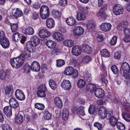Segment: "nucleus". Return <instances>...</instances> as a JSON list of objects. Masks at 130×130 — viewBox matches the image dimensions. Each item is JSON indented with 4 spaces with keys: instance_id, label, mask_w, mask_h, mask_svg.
<instances>
[{
    "instance_id": "f257e3e1",
    "label": "nucleus",
    "mask_w": 130,
    "mask_h": 130,
    "mask_svg": "<svg viewBox=\"0 0 130 130\" xmlns=\"http://www.w3.org/2000/svg\"><path fill=\"white\" fill-rule=\"evenodd\" d=\"M128 23L126 21L121 22L117 27L118 30L123 31L125 37L123 38V41L126 42H130V29H127Z\"/></svg>"
},
{
    "instance_id": "f03ea898",
    "label": "nucleus",
    "mask_w": 130,
    "mask_h": 130,
    "mask_svg": "<svg viewBox=\"0 0 130 130\" xmlns=\"http://www.w3.org/2000/svg\"><path fill=\"white\" fill-rule=\"evenodd\" d=\"M121 75L125 79H129L130 77V66L126 62H123L121 65L120 70Z\"/></svg>"
},
{
    "instance_id": "7ed1b4c3",
    "label": "nucleus",
    "mask_w": 130,
    "mask_h": 130,
    "mask_svg": "<svg viewBox=\"0 0 130 130\" xmlns=\"http://www.w3.org/2000/svg\"><path fill=\"white\" fill-rule=\"evenodd\" d=\"M20 57L12 58L10 59V63L13 68H18L20 67L24 63L23 59H21Z\"/></svg>"
},
{
    "instance_id": "20e7f679",
    "label": "nucleus",
    "mask_w": 130,
    "mask_h": 130,
    "mask_svg": "<svg viewBox=\"0 0 130 130\" xmlns=\"http://www.w3.org/2000/svg\"><path fill=\"white\" fill-rule=\"evenodd\" d=\"M64 74L67 75H72L74 78H77L78 75V73L77 70L71 66H68L64 70Z\"/></svg>"
},
{
    "instance_id": "39448f33",
    "label": "nucleus",
    "mask_w": 130,
    "mask_h": 130,
    "mask_svg": "<svg viewBox=\"0 0 130 130\" xmlns=\"http://www.w3.org/2000/svg\"><path fill=\"white\" fill-rule=\"evenodd\" d=\"M40 15L42 19H46L50 15V10L48 7L45 5H42L40 9Z\"/></svg>"
},
{
    "instance_id": "423d86ee",
    "label": "nucleus",
    "mask_w": 130,
    "mask_h": 130,
    "mask_svg": "<svg viewBox=\"0 0 130 130\" xmlns=\"http://www.w3.org/2000/svg\"><path fill=\"white\" fill-rule=\"evenodd\" d=\"M112 11L113 13L116 15L122 14L123 12V8L119 4H115L113 7Z\"/></svg>"
},
{
    "instance_id": "0eeeda50",
    "label": "nucleus",
    "mask_w": 130,
    "mask_h": 130,
    "mask_svg": "<svg viewBox=\"0 0 130 130\" xmlns=\"http://www.w3.org/2000/svg\"><path fill=\"white\" fill-rule=\"evenodd\" d=\"M15 95L16 98L20 101L24 100L25 98V96L23 91L20 89L16 90L15 92Z\"/></svg>"
},
{
    "instance_id": "6e6552de",
    "label": "nucleus",
    "mask_w": 130,
    "mask_h": 130,
    "mask_svg": "<svg viewBox=\"0 0 130 130\" xmlns=\"http://www.w3.org/2000/svg\"><path fill=\"white\" fill-rule=\"evenodd\" d=\"M107 110L106 108L103 106L100 107L99 109L98 115L101 119H104L107 116Z\"/></svg>"
},
{
    "instance_id": "1a4fd4ad",
    "label": "nucleus",
    "mask_w": 130,
    "mask_h": 130,
    "mask_svg": "<svg viewBox=\"0 0 130 130\" xmlns=\"http://www.w3.org/2000/svg\"><path fill=\"white\" fill-rule=\"evenodd\" d=\"M88 12L86 9H84L81 13H77L76 15L77 19L78 21L83 20L85 19L86 15L87 14Z\"/></svg>"
},
{
    "instance_id": "9d476101",
    "label": "nucleus",
    "mask_w": 130,
    "mask_h": 130,
    "mask_svg": "<svg viewBox=\"0 0 130 130\" xmlns=\"http://www.w3.org/2000/svg\"><path fill=\"white\" fill-rule=\"evenodd\" d=\"M73 33L75 36H79L82 35L84 32V29L81 26L75 27L73 30Z\"/></svg>"
},
{
    "instance_id": "9b49d317",
    "label": "nucleus",
    "mask_w": 130,
    "mask_h": 130,
    "mask_svg": "<svg viewBox=\"0 0 130 130\" xmlns=\"http://www.w3.org/2000/svg\"><path fill=\"white\" fill-rule=\"evenodd\" d=\"M0 43L4 48H7L9 47L10 42L8 39L6 37H3L0 39Z\"/></svg>"
},
{
    "instance_id": "f8f14e48",
    "label": "nucleus",
    "mask_w": 130,
    "mask_h": 130,
    "mask_svg": "<svg viewBox=\"0 0 130 130\" xmlns=\"http://www.w3.org/2000/svg\"><path fill=\"white\" fill-rule=\"evenodd\" d=\"M36 46V45L34 43V42H33L31 40L27 41L26 43V48L33 53L35 51V49Z\"/></svg>"
},
{
    "instance_id": "ddd939ff",
    "label": "nucleus",
    "mask_w": 130,
    "mask_h": 130,
    "mask_svg": "<svg viewBox=\"0 0 130 130\" xmlns=\"http://www.w3.org/2000/svg\"><path fill=\"white\" fill-rule=\"evenodd\" d=\"M61 86L64 90H68L71 88V85L69 80L64 79L61 83Z\"/></svg>"
},
{
    "instance_id": "4468645a",
    "label": "nucleus",
    "mask_w": 130,
    "mask_h": 130,
    "mask_svg": "<svg viewBox=\"0 0 130 130\" xmlns=\"http://www.w3.org/2000/svg\"><path fill=\"white\" fill-rule=\"evenodd\" d=\"M111 24L107 22L103 23L100 25V28L101 30L105 32H107L110 30L111 27Z\"/></svg>"
},
{
    "instance_id": "2eb2a0df",
    "label": "nucleus",
    "mask_w": 130,
    "mask_h": 130,
    "mask_svg": "<svg viewBox=\"0 0 130 130\" xmlns=\"http://www.w3.org/2000/svg\"><path fill=\"white\" fill-rule=\"evenodd\" d=\"M82 51V47L79 45L74 46L72 49L71 52L73 55L78 56L80 55Z\"/></svg>"
},
{
    "instance_id": "dca6fc26",
    "label": "nucleus",
    "mask_w": 130,
    "mask_h": 130,
    "mask_svg": "<svg viewBox=\"0 0 130 130\" xmlns=\"http://www.w3.org/2000/svg\"><path fill=\"white\" fill-rule=\"evenodd\" d=\"M30 69L32 71L34 72H38L40 70V67L39 63L36 61L33 62L30 67Z\"/></svg>"
},
{
    "instance_id": "f3484780",
    "label": "nucleus",
    "mask_w": 130,
    "mask_h": 130,
    "mask_svg": "<svg viewBox=\"0 0 130 130\" xmlns=\"http://www.w3.org/2000/svg\"><path fill=\"white\" fill-rule=\"evenodd\" d=\"M94 94L95 96L99 98H102L105 94L104 90L101 88H96L94 91Z\"/></svg>"
},
{
    "instance_id": "a211bd4d",
    "label": "nucleus",
    "mask_w": 130,
    "mask_h": 130,
    "mask_svg": "<svg viewBox=\"0 0 130 130\" xmlns=\"http://www.w3.org/2000/svg\"><path fill=\"white\" fill-rule=\"evenodd\" d=\"M51 35V33L47 30L45 29L40 30L38 33L39 36L41 38H45L49 37Z\"/></svg>"
},
{
    "instance_id": "6ab92c4d",
    "label": "nucleus",
    "mask_w": 130,
    "mask_h": 130,
    "mask_svg": "<svg viewBox=\"0 0 130 130\" xmlns=\"http://www.w3.org/2000/svg\"><path fill=\"white\" fill-rule=\"evenodd\" d=\"M24 113L23 111H19L15 117V122L17 123L20 124L24 121L23 116Z\"/></svg>"
},
{
    "instance_id": "aec40b11",
    "label": "nucleus",
    "mask_w": 130,
    "mask_h": 130,
    "mask_svg": "<svg viewBox=\"0 0 130 130\" xmlns=\"http://www.w3.org/2000/svg\"><path fill=\"white\" fill-rule=\"evenodd\" d=\"M10 106L13 108H17L19 106V103L15 98H12L9 100Z\"/></svg>"
},
{
    "instance_id": "412c9836",
    "label": "nucleus",
    "mask_w": 130,
    "mask_h": 130,
    "mask_svg": "<svg viewBox=\"0 0 130 130\" xmlns=\"http://www.w3.org/2000/svg\"><path fill=\"white\" fill-rule=\"evenodd\" d=\"M30 52H32L30 51L26 48L24 50L23 53L20 55L19 57H20V58H21V59H23L24 60V62L26 58L30 57Z\"/></svg>"
},
{
    "instance_id": "4be33fe9",
    "label": "nucleus",
    "mask_w": 130,
    "mask_h": 130,
    "mask_svg": "<svg viewBox=\"0 0 130 130\" xmlns=\"http://www.w3.org/2000/svg\"><path fill=\"white\" fill-rule=\"evenodd\" d=\"M54 103L56 106L59 109H61L63 106V102L61 99L58 96H56L54 99Z\"/></svg>"
},
{
    "instance_id": "5701e85b",
    "label": "nucleus",
    "mask_w": 130,
    "mask_h": 130,
    "mask_svg": "<svg viewBox=\"0 0 130 130\" xmlns=\"http://www.w3.org/2000/svg\"><path fill=\"white\" fill-rule=\"evenodd\" d=\"M46 27L48 29H51L53 28L55 25L54 20L51 18L47 19L46 20Z\"/></svg>"
},
{
    "instance_id": "b1692460",
    "label": "nucleus",
    "mask_w": 130,
    "mask_h": 130,
    "mask_svg": "<svg viewBox=\"0 0 130 130\" xmlns=\"http://www.w3.org/2000/svg\"><path fill=\"white\" fill-rule=\"evenodd\" d=\"M66 22L68 25L70 26H73L76 24V19L72 16L67 18Z\"/></svg>"
},
{
    "instance_id": "393cba45",
    "label": "nucleus",
    "mask_w": 130,
    "mask_h": 130,
    "mask_svg": "<svg viewBox=\"0 0 130 130\" xmlns=\"http://www.w3.org/2000/svg\"><path fill=\"white\" fill-rule=\"evenodd\" d=\"M12 108L10 106H8L5 107L3 108L4 112L7 117H10L12 115Z\"/></svg>"
},
{
    "instance_id": "a878e982",
    "label": "nucleus",
    "mask_w": 130,
    "mask_h": 130,
    "mask_svg": "<svg viewBox=\"0 0 130 130\" xmlns=\"http://www.w3.org/2000/svg\"><path fill=\"white\" fill-rule=\"evenodd\" d=\"M23 31L25 35H32L34 32V29L32 27L30 26L24 28Z\"/></svg>"
},
{
    "instance_id": "bb28decb",
    "label": "nucleus",
    "mask_w": 130,
    "mask_h": 130,
    "mask_svg": "<svg viewBox=\"0 0 130 130\" xmlns=\"http://www.w3.org/2000/svg\"><path fill=\"white\" fill-rule=\"evenodd\" d=\"M107 8V5L106 4H104L99 12L97 13V16L99 17L102 15H105V11Z\"/></svg>"
},
{
    "instance_id": "cd10ccee",
    "label": "nucleus",
    "mask_w": 130,
    "mask_h": 130,
    "mask_svg": "<svg viewBox=\"0 0 130 130\" xmlns=\"http://www.w3.org/2000/svg\"><path fill=\"white\" fill-rule=\"evenodd\" d=\"M9 71L7 69H2L0 70V79L5 80L8 74L9 73Z\"/></svg>"
},
{
    "instance_id": "c85d7f7f",
    "label": "nucleus",
    "mask_w": 130,
    "mask_h": 130,
    "mask_svg": "<svg viewBox=\"0 0 130 130\" xmlns=\"http://www.w3.org/2000/svg\"><path fill=\"white\" fill-rule=\"evenodd\" d=\"M96 88V86L93 84L89 83L86 86V90L87 92L90 93L93 92Z\"/></svg>"
},
{
    "instance_id": "c756f323",
    "label": "nucleus",
    "mask_w": 130,
    "mask_h": 130,
    "mask_svg": "<svg viewBox=\"0 0 130 130\" xmlns=\"http://www.w3.org/2000/svg\"><path fill=\"white\" fill-rule=\"evenodd\" d=\"M53 37L54 39L58 41H62L64 39L63 35L58 32H56L54 33Z\"/></svg>"
},
{
    "instance_id": "7c9ffc66",
    "label": "nucleus",
    "mask_w": 130,
    "mask_h": 130,
    "mask_svg": "<svg viewBox=\"0 0 130 130\" xmlns=\"http://www.w3.org/2000/svg\"><path fill=\"white\" fill-rule=\"evenodd\" d=\"M52 14L55 19L59 20L60 18L61 13L57 10L53 9L52 12Z\"/></svg>"
},
{
    "instance_id": "2f4dec72",
    "label": "nucleus",
    "mask_w": 130,
    "mask_h": 130,
    "mask_svg": "<svg viewBox=\"0 0 130 130\" xmlns=\"http://www.w3.org/2000/svg\"><path fill=\"white\" fill-rule=\"evenodd\" d=\"M5 91L6 95L12 94L13 91V87L12 86H7L5 88Z\"/></svg>"
},
{
    "instance_id": "473e14b6",
    "label": "nucleus",
    "mask_w": 130,
    "mask_h": 130,
    "mask_svg": "<svg viewBox=\"0 0 130 130\" xmlns=\"http://www.w3.org/2000/svg\"><path fill=\"white\" fill-rule=\"evenodd\" d=\"M23 15V13L22 11L18 8L16 9L15 11L13 14V17L15 19H17Z\"/></svg>"
},
{
    "instance_id": "72a5a7b5",
    "label": "nucleus",
    "mask_w": 130,
    "mask_h": 130,
    "mask_svg": "<svg viewBox=\"0 0 130 130\" xmlns=\"http://www.w3.org/2000/svg\"><path fill=\"white\" fill-rule=\"evenodd\" d=\"M46 45L47 47L51 49L54 48L56 46V43L54 41L51 40L47 41Z\"/></svg>"
},
{
    "instance_id": "f704fd0d",
    "label": "nucleus",
    "mask_w": 130,
    "mask_h": 130,
    "mask_svg": "<svg viewBox=\"0 0 130 130\" xmlns=\"http://www.w3.org/2000/svg\"><path fill=\"white\" fill-rule=\"evenodd\" d=\"M63 43L65 46L69 47H71L73 46L74 42L72 40L68 39L64 40Z\"/></svg>"
},
{
    "instance_id": "c9c22d12",
    "label": "nucleus",
    "mask_w": 130,
    "mask_h": 130,
    "mask_svg": "<svg viewBox=\"0 0 130 130\" xmlns=\"http://www.w3.org/2000/svg\"><path fill=\"white\" fill-rule=\"evenodd\" d=\"M69 112L68 110L66 108L63 109L62 111V117L63 119L65 120H67L69 117Z\"/></svg>"
},
{
    "instance_id": "e433bc0d",
    "label": "nucleus",
    "mask_w": 130,
    "mask_h": 130,
    "mask_svg": "<svg viewBox=\"0 0 130 130\" xmlns=\"http://www.w3.org/2000/svg\"><path fill=\"white\" fill-rule=\"evenodd\" d=\"M48 84L50 87L53 90H55L57 86L56 82L52 79H50L48 81Z\"/></svg>"
},
{
    "instance_id": "4c0bfd02",
    "label": "nucleus",
    "mask_w": 130,
    "mask_h": 130,
    "mask_svg": "<svg viewBox=\"0 0 130 130\" xmlns=\"http://www.w3.org/2000/svg\"><path fill=\"white\" fill-rule=\"evenodd\" d=\"M101 54L103 57L107 58L110 57V53L107 49H104L101 51Z\"/></svg>"
},
{
    "instance_id": "58836bf2",
    "label": "nucleus",
    "mask_w": 130,
    "mask_h": 130,
    "mask_svg": "<svg viewBox=\"0 0 130 130\" xmlns=\"http://www.w3.org/2000/svg\"><path fill=\"white\" fill-rule=\"evenodd\" d=\"M10 26L12 32H16L18 29L19 25L17 23H11L10 24Z\"/></svg>"
},
{
    "instance_id": "ea45409f",
    "label": "nucleus",
    "mask_w": 130,
    "mask_h": 130,
    "mask_svg": "<svg viewBox=\"0 0 130 130\" xmlns=\"http://www.w3.org/2000/svg\"><path fill=\"white\" fill-rule=\"evenodd\" d=\"M12 39L15 42L18 41L21 38L22 36L19 32H17L13 35Z\"/></svg>"
},
{
    "instance_id": "a19ab883",
    "label": "nucleus",
    "mask_w": 130,
    "mask_h": 130,
    "mask_svg": "<svg viewBox=\"0 0 130 130\" xmlns=\"http://www.w3.org/2000/svg\"><path fill=\"white\" fill-rule=\"evenodd\" d=\"M109 120L111 125L113 126H115L118 122V119L114 116L112 117V118Z\"/></svg>"
},
{
    "instance_id": "79ce46f5",
    "label": "nucleus",
    "mask_w": 130,
    "mask_h": 130,
    "mask_svg": "<svg viewBox=\"0 0 130 130\" xmlns=\"http://www.w3.org/2000/svg\"><path fill=\"white\" fill-rule=\"evenodd\" d=\"M31 41L37 46L40 43V39L37 36H33L31 38Z\"/></svg>"
},
{
    "instance_id": "37998d69",
    "label": "nucleus",
    "mask_w": 130,
    "mask_h": 130,
    "mask_svg": "<svg viewBox=\"0 0 130 130\" xmlns=\"http://www.w3.org/2000/svg\"><path fill=\"white\" fill-rule=\"evenodd\" d=\"M116 126L117 128L119 130H125V125L122 122H117Z\"/></svg>"
},
{
    "instance_id": "c03bdc74",
    "label": "nucleus",
    "mask_w": 130,
    "mask_h": 130,
    "mask_svg": "<svg viewBox=\"0 0 130 130\" xmlns=\"http://www.w3.org/2000/svg\"><path fill=\"white\" fill-rule=\"evenodd\" d=\"M56 66L58 67H61L65 64V61L64 60L62 59H57L56 60Z\"/></svg>"
},
{
    "instance_id": "a18cd8bd",
    "label": "nucleus",
    "mask_w": 130,
    "mask_h": 130,
    "mask_svg": "<svg viewBox=\"0 0 130 130\" xmlns=\"http://www.w3.org/2000/svg\"><path fill=\"white\" fill-rule=\"evenodd\" d=\"M86 84V82L85 81L82 79H80L78 81L77 85L80 88L83 87Z\"/></svg>"
},
{
    "instance_id": "49530a36",
    "label": "nucleus",
    "mask_w": 130,
    "mask_h": 130,
    "mask_svg": "<svg viewBox=\"0 0 130 130\" xmlns=\"http://www.w3.org/2000/svg\"><path fill=\"white\" fill-rule=\"evenodd\" d=\"M35 107L38 109L42 110L45 108V106L44 104L40 103H36L35 104Z\"/></svg>"
},
{
    "instance_id": "de8ad7c7",
    "label": "nucleus",
    "mask_w": 130,
    "mask_h": 130,
    "mask_svg": "<svg viewBox=\"0 0 130 130\" xmlns=\"http://www.w3.org/2000/svg\"><path fill=\"white\" fill-rule=\"evenodd\" d=\"M44 117L47 120H49L52 117V115L47 110H45L44 113Z\"/></svg>"
},
{
    "instance_id": "09e8293b",
    "label": "nucleus",
    "mask_w": 130,
    "mask_h": 130,
    "mask_svg": "<svg viewBox=\"0 0 130 130\" xmlns=\"http://www.w3.org/2000/svg\"><path fill=\"white\" fill-rule=\"evenodd\" d=\"M111 69L113 72L115 74H117L119 72V69L115 65H112L111 67Z\"/></svg>"
},
{
    "instance_id": "8fccbe9b",
    "label": "nucleus",
    "mask_w": 130,
    "mask_h": 130,
    "mask_svg": "<svg viewBox=\"0 0 130 130\" xmlns=\"http://www.w3.org/2000/svg\"><path fill=\"white\" fill-rule=\"evenodd\" d=\"M92 60V58L89 56H87L84 57L82 59L83 62L85 64L88 63Z\"/></svg>"
},
{
    "instance_id": "3c124183",
    "label": "nucleus",
    "mask_w": 130,
    "mask_h": 130,
    "mask_svg": "<svg viewBox=\"0 0 130 130\" xmlns=\"http://www.w3.org/2000/svg\"><path fill=\"white\" fill-rule=\"evenodd\" d=\"M46 92L44 91L38 90L36 94L40 98H44L46 96Z\"/></svg>"
},
{
    "instance_id": "603ef678",
    "label": "nucleus",
    "mask_w": 130,
    "mask_h": 130,
    "mask_svg": "<svg viewBox=\"0 0 130 130\" xmlns=\"http://www.w3.org/2000/svg\"><path fill=\"white\" fill-rule=\"evenodd\" d=\"M95 25L93 23L89 24L87 25V28L89 31L93 32L94 29Z\"/></svg>"
},
{
    "instance_id": "864d4df0",
    "label": "nucleus",
    "mask_w": 130,
    "mask_h": 130,
    "mask_svg": "<svg viewBox=\"0 0 130 130\" xmlns=\"http://www.w3.org/2000/svg\"><path fill=\"white\" fill-rule=\"evenodd\" d=\"M123 118L125 121L130 122V115L127 113H124L122 114Z\"/></svg>"
},
{
    "instance_id": "5fc2aeb1",
    "label": "nucleus",
    "mask_w": 130,
    "mask_h": 130,
    "mask_svg": "<svg viewBox=\"0 0 130 130\" xmlns=\"http://www.w3.org/2000/svg\"><path fill=\"white\" fill-rule=\"evenodd\" d=\"M122 56V52L121 51H118L115 53L114 57L115 59H120Z\"/></svg>"
},
{
    "instance_id": "6e6d98bb",
    "label": "nucleus",
    "mask_w": 130,
    "mask_h": 130,
    "mask_svg": "<svg viewBox=\"0 0 130 130\" xmlns=\"http://www.w3.org/2000/svg\"><path fill=\"white\" fill-rule=\"evenodd\" d=\"M117 39V37L116 36H114L112 38L110 41V44L111 45H115L116 43Z\"/></svg>"
},
{
    "instance_id": "4d7b16f0",
    "label": "nucleus",
    "mask_w": 130,
    "mask_h": 130,
    "mask_svg": "<svg viewBox=\"0 0 130 130\" xmlns=\"http://www.w3.org/2000/svg\"><path fill=\"white\" fill-rule=\"evenodd\" d=\"M84 78L86 81L89 82L91 80L92 78L91 77V74L89 73H86L84 75Z\"/></svg>"
},
{
    "instance_id": "13d9d810",
    "label": "nucleus",
    "mask_w": 130,
    "mask_h": 130,
    "mask_svg": "<svg viewBox=\"0 0 130 130\" xmlns=\"http://www.w3.org/2000/svg\"><path fill=\"white\" fill-rule=\"evenodd\" d=\"M95 110L94 106L93 105H90L88 109L89 113L91 115L93 114Z\"/></svg>"
},
{
    "instance_id": "bf43d9fd",
    "label": "nucleus",
    "mask_w": 130,
    "mask_h": 130,
    "mask_svg": "<svg viewBox=\"0 0 130 130\" xmlns=\"http://www.w3.org/2000/svg\"><path fill=\"white\" fill-rule=\"evenodd\" d=\"M93 125L94 127H96L98 130H102L103 129V125L102 124L98 122H95Z\"/></svg>"
},
{
    "instance_id": "052dcab7",
    "label": "nucleus",
    "mask_w": 130,
    "mask_h": 130,
    "mask_svg": "<svg viewBox=\"0 0 130 130\" xmlns=\"http://www.w3.org/2000/svg\"><path fill=\"white\" fill-rule=\"evenodd\" d=\"M38 90L46 92L47 90V89L45 84H42L38 87Z\"/></svg>"
},
{
    "instance_id": "680f3d73",
    "label": "nucleus",
    "mask_w": 130,
    "mask_h": 130,
    "mask_svg": "<svg viewBox=\"0 0 130 130\" xmlns=\"http://www.w3.org/2000/svg\"><path fill=\"white\" fill-rule=\"evenodd\" d=\"M2 128L3 130H12L11 126L7 124H5L3 125Z\"/></svg>"
},
{
    "instance_id": "e2e57ef3",
    "label": "nucleus",
    "mask_w": 130,
    "mask_h": 130,
    "mask_svg": "<svg viewBox=\"0 0 130 130\" xmlns=\"http://www.w3.org/2000/svg\"><path fill=\"white\" fill-rule=\"evenodd\" d=\"M113 113L112 111H107L106 113L107 116L105 117V118L109 120L113 116H112Z\"/></svg>"
},
{
    "instance_id": "0e129e2a",
    "label": "nucleus",
    "mask_w": 130,
    "mask_h": 130,
    "mask_svg": "<svg viewBox=\"0 0 130 130\" xmlns=\"http://www.w3.org/2000/svg\"><path fill=\"white\" fill-rule=\"evenodd\" d=\"M80 110H79L78 111V115H80H80L84 116L85 115L84 110V107L81 106L80 107Z\"/></svg>"
},
{
    "instance_id": "69168bd1",
    "label": "nucleus",
    "mask_w": 130,
    "mask_h": 130,
    "mask_svg": "<svg viewBox=\"0 0 130 130\" xmlns=\"http://www.w3.org/2000/svg\"><path fill=\"white\" fill-rule=\"evenodd\" d=\"M38 14L36 12H34L31 13V17L34 20H36L39 18Z\"/></svg>"
},
{
    "instance_id": "338daca9",
    "label": "nucleus",
    "mask_w": 130,
    "mask_h": 130,
    "mask_svg": "<svg viewBox=\"0 0 130 130\" xmlns=\"http://www.w3.org/2000/svg\"><path fill=\"white\" fill-rule=\"evenodd\" d=\"M71 110L72 112L74 114H77L78 115V111L79 110V108L75 107H73L72 109Z\"/></svg>"
},
{
    "instance_id": "774afa93",
    "label": "nucleus",
    "mask_w": 130,
    "mask_h": 130,
    "mask_svg": "<svg viewBox=\"0 0 130 130\" xmlns=\"http://www.w3.org/2000/svg\"><path fill=\"white\" fill-rule=\"evenodd\" d=\"M47 69V66L46 64H43L41 65V69L42 73H45Z\"/></svg>"
}]
</instances>
